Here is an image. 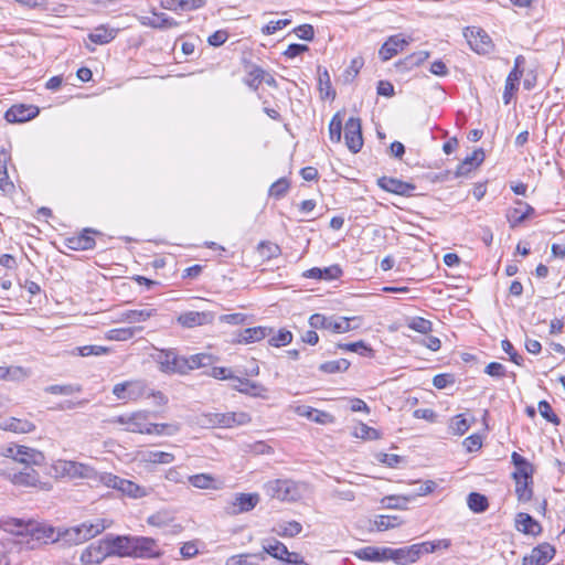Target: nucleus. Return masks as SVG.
<instances>
[{
  "instance_id": "nucleus-34",
  "label": "nucleus",
  "mask_w": 565,
  "mask_h": 565,
  "mask_svg": "<svg viewBox=\"0 0 565 565\" xmlns=\"http://www.w3.org/2000/svg\"><path fill=\"white\" fill-rule=\"evenodd\" d=\"M148 21H143L142 23L145 25H149L151 28H154V29H171V28H175L179 25V23L170 18L169 15H167L166 13H153V18H147Z\"/></svg>"
},
{
  "instance_id": "nucleus-7",
  "label": "nucleus",
  "mask_w": 565,
  "mask_h": 565,
  "mask_svg": "<svg viewBox=\"0 0 565 565\" xmlns=\"http://www.w3.org/2000/svg\"><path fill=\"white\" fill-rule=\"evenodd\" d=\"M17 526L19 527L17 531L18 535H30L32 541L39 543H47L55 542V531L52 526L39 524L35 522L24 523L21 520L17 521Z\"/></svg>"
},
{
  "instance_id": "nucleus-26",
  "label": "nucleus",
  "mask_w": 565,
  "mask_h": 565,
  "mask_svg": "<svg viewBox=\"0 0 565 565\" xmlns=\"http://www.w3.org/2000/svg\"><path fill=\"white\" fill-rule=\"evenodd\" d=\"M90 233H95V231L86 228L81 235L67 238V247L73 250H87L94 248L96 242L89 235Z\"/></svg>"
},
{
  "instance_id": "nucleus-20",
  "label": "nucleus",
  "mask_w": 565,
  "mask_h": 565,
  "mask_svg": "<svg viewBox=\"0 0 565 565\" xmlns=\"http://www.w3.org/2000/svg\"><path fill=\"white\" fill-rule=\"evenodd\" d=\"M259 502L258 493H239L227 508V513L236 515L253 510Z\"/></svg>"
},
{
  "instance_id": "nucleus-12",
  "label": "nucleus",
  "mask_w": 565,
  "mask_h": 565,
  "mask_svg": "<svg viewBox=\"0 0 565 565\" xmlns=\"http://www.w3.org/2000/svg\"><path fill=\"white\" fill-rule=\"evenodd\" d=\"M344 140L348 149L358 153L363 146L361 119L350 117L344 126Z\"/></svg>"
},
{
  "instance_id": "nucleus-41",
  "label": "nucleus",
  "mask_w": 565,
  "mask_h": 565,
  "mask_svg": "<svg viewBox=\"0 0 565 565\" xmlns=\"http://www.w3.org/2000/svg\"><path fill=\"white\" fill-rule=\"evenodd\" d=\"M522 75L516 72H510L507 79L503 92V103L508 105L511 102L513 94L519 89V83Z\"/></svg>"
},
{
  "instance_id": "nucleus-16",
  "label": "nucleus",
  "mask_w": 565,
  "mask_h": 565,
  "mask_svg": "<svg viewBox=\"0 0 565 565\" xmlns=\"http://www.w3.org/2000/svg\"><path fill=\"white\" fill-rule=\"evenodd\" d=\"M177 320L184 328H194L212 323L214 313L211 311H185Z\"/></svg>"
},
{
  "instance_id": "nucleus-51",
  "label": "nucleus",
  "mask_w": 565,
  "mask_h": 565,
  "mask_svg": "<svg viewBox=\"0 0 565 565\" xmlns=\"http://www.w3.org/2000/svg\"><path fill=\"white\" fill-rule=\"evenodd\" d=\"M337 348L350 352H356L361 355H369L372 353V349L363 340L352 343H338Z\"/></svg>"
},
{
  "instance_id": "nucleus-46",
  "label": "nucleus",
  "mask_w": 565,
  "mask_h": 565,
  "mask_svg": "<svg viewBox=\"0 0 565 565\" xmlns=\"http://www.w3.org/2000/svg\"><path fill=\"white\" fill-rule=\"evenodd\" d=\"M518 204L524 206V211L521 209H514L511 214L509 215L510 222H512V225L520 224L524 222L530 215L534 214V209L520 200L516 201Z\"/></svg>"
},
{
  "instance_id": "nucleus-27",
  "label": "nucleus",
  "mask_w": 565,
  "mask_h": 565,
  "mask_svg": "<svg viewBox=\"0 0 565 565\" xmlns=\"http://www.w3.org/2000/svg\"><path fill=\"white\" fill-rule=\"evenodd\" d=\"M299 416L307 417L308 419L318 424H329L333 422V416L327 412L316 409L311 406L301 405L296 408Z\"/></svg>"
},
{
  "instance_id": "nucleus-37",
  "label": "nucleus",
  "mask_w": 565,
  "mask_h": 565,
  "mask_svg": "<svg viewBox=\"0 0 565 565\" xmlns=\"http://www.w3.org/2000/svg\"><path fill=\"white\" fill-rule=\"evenodd\" d=\"M0 190L6 194L14 191V184L8 174V158L6 153L0 154Z\"/></svg>"
},
{
  "instance_id": "nucleus-19",
  "label": "nucleus",
  "mask_w": 565,
  "mask_h": 565,
  "mask_svg": "<svg viewBox=\"0 0 565 565\" xmlns=\"http://www.w3.org/2000/svg\"><path fill=\"white\" fill-rule=\"evenodd\" d=\"M65 470L72 477H78L99 483L100 477L103 476V472L96 471L93 467L76 461H67L65 463Z\"/></svg>"
},
{
  "instance_id": "nucleus-28",
  "label": "nucleus",
  "mask_w": 565,
  "mask_h": 565,
  "mask_svg": "<svg viewBox=\"0 0 565 565\" xmlns=\"http://www.w3.org/2000/svg\"><path fill=\"white\" fill-rule=\"evenodd\" d=\"M516 529L524 534L537 535L542 531L541 524L527 513H519L515 519Z\"/></svg>"
},
{
  "instance_id": "nucleus-62",
  "label": "nucleus",
  "mask_w": 565,
  "mask_h": 565,
  "mask_svg": "<svg viewBox=\"0 0 565 565\" xmlns=\"http://www.w3.org/2000/svg\"><path fill=\"white\" fill-rule=\"evenodd\" d=\"M354 435L358 438L366 439V440H375L380 438V433L365 424H360L359 427H356Z\"/></svg>"
},
{
  "instance_id": "nucleus-9",
  "label": "nucleus",
  "mask_w": 565,
  "mask_h": 565,
  "mask_svg": "<svg viewBox=\"0 0 565 565\" xmlns=\"http://www.w3.org/2000/svg\"><path fill=\"white\" fill-rule=\"evenodd\" d=\"M463 35L471 50L478 54H488L493 49V43L488 33L481 28L468 26L463 31Z\"/></svg>"
},
{
  "instance_id": "nucleus-64",
  "label": "nucleus",
  "mask_w": 565,
  "mask_h": 565,
  "mask_svg": "<svg viewBox=\"0 0 565 565\" xmlns=\"http://www.w3.org/2000/svg\"><path fill=\"white\" fill-rule=\"evenodd\" d=\"M469 427L470 423L467 420V418H465L462 414L457 415L450 424V428L454 430V433L460 436L463 435L469 429Z\"/></svg>"
},
{
  "instance_id": "nucleus-29",
  "label": "nucleus",
  "mask_w": 565,
  "mask_h": 565,
  "mask_svg": "<svg viewBox=\"0 0 565 565\" xmlns=\"http://www.w3.org/2000/svg\"><path fill=\"white\" fill-rule=\"evenodd\" d=\"M273 332V328L254 327L247 328L241 332L239 338L236 340L238 343H252L265 339Z\"/></svg>"
},
{
  "instance_id": "nucleus-32",
  "label": "nucleus",
  "mask_w": 565,
  "mask_h": 565,
  "mask_svg": "<svg viewBox=\"0 0 565 565\" xmlns=\"http://www.w3.org/2000/svg\"><path fill=\"white\" fill-rule=\"evenodd\" d=\"M511 459H512L513 465L516 468V472H514L515 479H520V478L531 479L532 478L533 468H532L531 463L524 457H522L521 455H519L518 452L514 451V452H512Z\"/></svg>"
},
{
  "instance_id": "nucleus-63",
  "label": "nucleus",
  "mask_w": 565,
  "mask_h": 565,
  "mask_svg": "<svg viewBox=\"0 0 565 565\" xmlns=\"http://www.w3.org/2000/svg\"><path fill=\"white\" fill-rule=\"evenodd\" d=\"M265 75V71L258 66H253L248 73V78L246 83L249 87L257 89L259 84L263 82Z\"/></svg>"
},
{
  "instance_id": "nucleus-55",
  "label": "nucleus",
  "mask_w": 565,
  "mask_h": 565,
  "mask_svg": "<svg viewBox=\"0 0 565 565\" xmlns=\"http://www.w3.org/2000/svg\"><path fill=\"white\" fill-rule=\"evenodd\" d=\"M292 341V333L286 329H280L276 335H273L268 343L271 347L280 348L288 345Z\"/></svg>"
},
{
  "instance_id": "nucleus-6",
  "label": "nucleus",
  "mask_w": 565,
  "mask_h": 565,
  "mask_svg": "<svg viewBox=\"0 0 565 565\" xmlns=\"http://www.w3.org/2000/svg\"><path fill=\"white\" fill-rule=\"evenodd\" d=\"M154 359L163 373L186 374V366L189 365L185 362V356H180L174 349L159 350Z\"/></svg>"
},
{
  "instance_id": "nucleus-15",
  "label": "nucleus",
  "mask_w": 565,
  "mask_h": 565,
  "mask_svg": "<svg viewBox=\"0 0 565 565\" xmlns=\"http://www.w3.org/2000/svg\"><path fill=\"white\" fill-rule=\"evenodd\" d=\"M554 555V546L548 543H543L534 547L530 555L523 557L522 565H545Z\"/></svg>"
},
{
  "instance_id": "nucleus-58",
  "label": "nucleus",
  "mask_w": 565,
  "mask_h": 565,
  "mask_svg": "<svg viewBox=\"0 0 565 565\" xmlns=\"http://www.w3.org/2000/svg\"><path fill=\"white\" fill-rule=\"evenodd\" d=\"M76 351H77L78 355H81V356H90V355L107 354L109 352V349L107 347H103V345L89 344V345L77 347Z\"/></svg>"
},
{
  "instance_id": "nucleus-61",
  "label": "nucleus",
  "mask_w": 565,
  "mask_h": 565,
  "mask_svg": "<svg viewBox=\"0 0 565 565\" xmlns=\"http://www.w3.org/2000/svg\"><path fill=\"white\" fill-rule=\"evenodd\" d=\"M81 387L78 385H50L45 388V392L54 395H71L76 392H79Z\"/></svg>"
},
{
  "instance_id": "nucleus-47",
  "label": "nucleus",
  "mask_w": 565,
  "mask_h": 565,
  "mask_svg": "<svg viewBox=\"0 0 565 565\" xmlns=\"http://www.w3.org/2000/svg\"><path fill=\"white\" fill-rule=\"evenodd\" d=\"M403 521L397 515H379L374 520V525L377 531H386L388 529L401 525Z\"/></svg>"
},
{
  "instance_id": "nucleus-48",
  "label": "nucleus",
  "mask_w": 565,
  "mask_h": 565,
  "mask_svg": "<svg viewBox=\"0 0 565 565\" xmlns=\"http://www.w3.org/2000/svg\"><path fill=\"white\" fill-rule=\"evenodd\" d=\"M350 362L347 359L328 361L319 365V370L323 373H339L349 369Z\"/></svg>"
},
{
  "instance_id": "nucleus-18",
  "label": "nucleus",
  "mask_w": 565,
  "mask_h": 565,
  "mask_svg": "<svg viewBox=\"0 0 565 565\" xmlns=\"http://www.w3.org/2000/svg\"><path fill=\"white\" fill-rule=\"evenodd\" d=\"M107 557H109V555L107 553L105 540L103 537L83 551L81 555V562L84 564H99Z\"/></svg>"
},
{
  "instance_id": "nucleus-13",
  "label": "nucleus",
  "mask_w": 565,
  "mask_h": 565,
  "mask_svg": "<svg viewBox=\"0 0 565 565\" xmlns=\"http://www.w3.org/2000/svg\"><path fill=\"white\" fill-rule=\"evenodd\" d=\"M231 388L249 397L267 399L268 388L259 382L250 381L247 377L237 376L231 384Z\"/></svg>"
},
{
  "instance_id": "nucleus-23",
  "label": "nucleus",
  "mask_w": 565,
  "mask_h": 565,
  "mask_svg": "<svg viewBox=\"0 0 565 565\" xmlns=\"http://www.w3.org/2000/svg\"><path fill=\"white\" fill-rule=\"evenodd\" d=\"M264 555L268 554L282 563H286V558H289L291 556L292 552H289L287 546L278 541V540H267L263 543V552Z\"/></svg>"
},
{
  "instance_id": "nucleus-3",
  "label": "nucleus",
  "mask_w": 565,
  "mask_h": 565,
  "mask_svg": "<svg viewBox=\"0 0 565 565\" xmlns=\"http://www.w3.org/2000/svg\"><path fill=\"white\" fill-rule=\"evenodd\" d=\"M266 495L279 501L295 502L302 497L300 484L290 479H275L263 487Z\"/></svg>"
},
{
  "instance_id": "nucleus-22",
  "label": "nucleus",
  "mask_w": 565,
  "mask_h": 565,
  "mask_svg": "<svg viewBox=\"0 0 565 565\" xmlns=\"http://www.w3.org/2000/svg\"><path fill=\"white\" fill-rule=\"evenodd\" d=\"M10 481L15 486L21 487H36L38 483L40 482L39 473L30 465L21 467L19 473H11Z\"/></svg>"
},
{
  "instance_id": "nucleus-38",
  "label": "nucleus",
  "mask_w": 565,
  "mask_h": 565,
  "mask_svg": "<svg viewBox=\"0 0 565 565\" xmlns=\"http://www.w3.org/2000/svg\"><path fill=\"white\" fill-rule=\"evenodd\" d=\"M318 82L319 89L322 95L321 97L323 99L335 97V90L332 89L329 72L326 68H321V66H318Z\"/></svg>"
},
{
  "instance_id": "nucleus-57",
  "label": "nucleus",
  "mask_w": 565,
  "mask_h": 565,
  "mask_svg": "<svg viewBox=\"0 0 565 565\" xmlns=\"http://www.w3.org/2000/svg\"><path fill=\"white\" fill-rule=\"evenodd\" d=\"M539 412L541 416L546 419L547 422L559 425L561 419L559 417L553 412L552 406L547 401H541L539 402Z\"/></svg>"
},
{
  "instance_id": "nucleus-45",
  "label": "nucleus",
  "mask_w": 565,
  "mask_h": 565,
  "mask_svg": "<svg viewBox=\"0 0 565 565\" xmlns=\"http://www.w3.org/2000/svg\"><path fill=\"white\" fill-rule=\"evenodd\" d=\"M180 430L179 424H153L150 423L147 435H175Z\"/></svg>"
},
{
  "instance_id": "nucleus-33",
  "label": "nucleus",
  "mask_w": 565,
  "mask_h": 565,
  "mask_svg": "<svg viewBox=\"0 0 565 565\" xmlns=\"http://www.w3.org/2000/svg\"><path fill=\"white\" fill-rule=\"evenodd\" d=\"M483 150L481 148L475 150L471 154L467 156L460 164H458L456 175H466L468 173V170H465V166H469L472 169L473 167L480 166L483 162Z\"/></svg>"
},
{
  "instance_id": "nucleus-17",
  "label": "nucleus",
  "mask_w": 565,
  "mask_h": 565,
  "mask_svg": "<svg viewBox=\"0 0 565 565\" xmlns=\"http://www.w3.org/2000/svg\"><path fill=\"white\" fill-rule=\"evenodd\" d=\"M39 114V109L35 106H26L23 104L13 105L6 114L4 118L8 122H25L33 119Z\"/></svg>"
},
{
  "instance_id": "nucleus-53",
  "label": "nucleus",
  "mask_w": 565,
  "mask_h": 565,
  "mask_svg": "<svg viewBox=\"0 0 565 565\" xmlns=\"http://www.w3.org/2000/svg\"><path fill=\"white\" fill-rule=\"evenodd\" d=\"M407 326L409 329L423 334L429 333L433 329L431 321L422 317L412 318Z\"/></svg>"
},
{
  "instance_id": "nucleus-54",
  "label": "nucleus",
  "mask_w": 565,
  "mask_h": 565,
  "mask_svg": "<svg viewBox=\"0 0 565 565\" xmlns=\"http://www.w3.org/2000/svg\"><path fill=\"white\" fill-rule=\"evenodd\" d=\"M189 482L199 489H209L214 482V478L207 473H198L188 477Z\"/></svg>"
},
{
  "instance_id": "nucleus-50",
  "label": "nucleus",
  "mask_w": 565,
  "mask_h": 565,
  "mask_svg": "<svg viewBox=\"0 0 565 565\" xmlns=\"http://www.w3.org/2000/svg\"><path fill=\"white\" fill-rule=\"evenodd\" d=\"M289 188H290V183H289L288 179L280 178L270 185V188L268 190V194H269V196L279 200L287 194Z\"/></svg>"
},
{
  "instance_id": "nucleus-49",
  "label": "nucleus",
  "mask_w": 565,
  "mask_h": 565,
  "mask_svg": "<svg viewBox=\"0 0 565 565\" xmlns=\"http://www.w3.org/2000/svg\"><path fill=\"white\" fill-rule=\"evenodd\" d=\"M212 356L204 353L193 354L190 358H185V362L189 366H186V374L195 369L206 366L211 364Z\"/></svg>"
},
{
  "instance_id": "nucleus-39",
  "label": "nucleus",
  "mask_w": 565,
  "mask_h": 565,
  "mask_svg": "<svg viewBox=\"0 0 565 565\" xmlns=\"http://www.w3.org/2000/svg\"><path fill=\"white\" fill-rule=\"evenodd\" d=\"M140 460L151 463H171L174 460V456L166 451L148 450L140 454Z\"/></svg>"
},
{
  "instance_id": "nucleus-35",
  "label": "nucleus",
  "mask_w": 565,
  "mask_h": 565,
  "mask_svg": "<svg viewBox=\"0 0 565 565\" xmlns=\"http://www.w3.org/2000/svg\"><path fill=\"white\" fill-rule=\"evenodd\" d=\"M263 553L233 555L226 559L225 565H257L258 562L265 561Z\"/></svg>"
},
{
  "instance_id": "nucleus-2",
  "label": "nucleus",
  "mask_w": 565,
  "mask_h": 565,
  "mask_svg": "<svg viewBox=\"0 0 565 565\" xmlns=\"http://www.w3.org/2000/svg\"><path fill=\"white\" fill-rule=\"evenodd\" d=\"M252 417L245 412L204 413L198 417V424L203 428H232L250 423Z\"/></svg>"
},
{
  "instance_id": "nucleus-30",
  "label": "nucleus",
  "mask_w": 565,
  "mask_h": 565,
  "mask_svg": "<svg viewBox=\"0 0 565 565\" xmlns=\"http://www.w3.org/2000/svg\"><path fill=\"white\" fill-rule=\"evenodd\" d=\"M150 423H148L147 412H136L130 414L129 426L126 427L127 431L147 434Z\"/></svg>"
},
{
  "instance_id": "nucleus-43",
  "label": "nucleus",
  "mask_w": 565,
  "mask_h": 565,
  "mask_svg": "<svg viewBox=\"0 0 565 565\" xmlns=\"http://www.w3.org/2000/svg\"><path fill=\"white\" fill-rule=\"evenodd\" d=\"M142 328H117L107 332L106 338L113 341H127L135 337Z\"/></svg>"
},
{
  "instance_id": "nucleus-24",
  "label": "nucleus",
  "mask_w": 565,
  "mask_h": 565,
  "mask_svg": "<svg viewBox=\"0 0 565 565\" xmlns=\"http://www.w3.org/2000/svg\"><path fill=\"white\" fill-rule=\"evenodd\" d=\"M0 429L9 430L19 434L31 433L35 429L33 423L26 419H19L15 417L0 419Z\"/></svg>"
},
{
  "instance_id": "nucleus-14",
  "label": "nucleus",
  "mask_w": 565,
  "mask_h": 565,
  "mask_svg": "<svg viewBox=\"0 0 565 565\" xmlns=\"http://www.w3.org/2000/svg\"><path fill=\"white\" fill-rule=\"evenodd\" d=\"M377 185L386 192L409 196L416 190V185L392 177H381Z\"/></svg>"
},
{
  "instance_id": "nucleus-8",
  "label": "nucleus",
  "mask_w": 565,
  "mask_h": 565,
  "mask_svg": "<svg viewBox=\"0 0 565 565\" xmlns=\"http://www.w3.org/2000/svg\"><path fill=\"white\" fill-rule=\"evenodd\" d=\"M6 457L9 458V463H17L21 467L39 465L44 458L42 452L25 446L9 447Z\"/></svg>"
},
{
  "instance_id": "nucleus-59",
  "label": "nucleus",
  "mask_w": 565,
  "mask_h": 565,
  "mask_svg": "<svg viewBox=\"0 0 565 565\" xmlns=\"http://www.w3.org/2000/svg\"><path fill=\"white\" fill-rule=\"evenodd\" d=\"M332 317H326L320 313H315L309 318V324L312 329H327L331 330Z\"/></svg>"
},
{
  "instance_id": "nucleus-44",
  "label": "nucleus",
  "mask_w": 565,
  "mask_h": 565,
  "mask_svg": "<svg viewBox=\"0 0 565 565\" xmlns=\"http://www.w3.org/2000/svg\"><path fill=\"white\" fill-rule=\"evenodd\" d=\"M279 536L294 537L302 531V525L297 521L282 522L275 529Z\"/></svg>"
},
{
  "instance_id": "nucleus-60",
  "label": "nucleus",
  "mask_w": 565,
  "mask_h": 565,
  "mask_svg": "<svg viewBox=\"0 0 565 565\" xmlns=\"http://www.w3.org/2000/svg\"><path fill=\"white\" fill-rule=\"evenodd\" d=\"M260 255L267 259L277 257L280 254V247L270 242H260L258 244Z\"/></svg>"
},
{
  "instance_id": "nucleus-11",
  "label": "nucleus",
  "mask_w": 565,
  "mask_h": 565,
  "mask_svg": "<svg viewBox=\"0 0 565 565\" xmlns=\"http://www.w3.org/2000/svg\"><path fill=\"white\" fill-rule=\"evenodd\" d=\"M162 555L158 542L148 536H132L134 558H158Z\"/></svg>"
},
{
  "instance_id": "nucleus-25",
  "label": "nucleus",
  "mask_w": 565,
  "mask_h": 565,
  "mask_svg": "<svg viewBox=\"0 0 565 565\" xmlns=\"http://www.w3.org/2000/svg\"><path fill=\"white\" fill-rule=\"evenodd\" d=\"M305 276L312 279L334 280L342 276V269L339 265L324 268L313 267L307 270Z\"/></svg>"
},
{
  "instance_id": "nucleus-56",
  "label": "nucleus",
  "mask_w": 565,
  "mask_h": 565,
  "mask_svg": "<svg viewBox=\"0 0 565 565\" xmlns=\"http://www.w3.org/2000/svg\"><path fill=\"white\" fill-rule=\"evenodd\" d=\"M354 555L363 561L380 562V547L365 546L355 551Z\"/></svg>"
},
{
  "instance_id": "nucleus-42",
  "label": "nucleus",
  "mask_w": 565,
  "mask_h": 565,
  "mask_svg": "<svg viewBox=\"0 0 565 565\" xmlns=\"http://www.w3.org/2000/svg\"><path fill=\"white\" fill-rule=\"evenodd\" d=\"M154 315L156 309L127 310L122 312L121 320L129 323H135L146 321Z\"/></svg>"
},
{
  "instance_id": "nucleus-36",
  "label": "nucleus",
  "mask_w": 565,
  "mask_h": 565,
  "mask_svg": "<svg viewBox=\"0 0 565 565\" xmlns=\"http://www.w3.org/2000/svg\"><path fill=\"white\" fill-rule=\"evenodd\" d=\"M117 31L114 29H107L102 25L96 28L92 33L88 34V39L95 44H107L115 39Z\"/></svg>"
},
{
  "instance_id": "nucleus-1",
  "label": "nucleus",
  "mask_w": 565,
  "mask_h": 565,
  "mask_svg": "<svg viewBox=\"0 0 565 565\" xmlns=\"http://www.w3.org/2000/svg\"><path fill=\"white\" fill-rule=\"evenodd\" d=\"M109 526L110 523L107 520L96 519L93 522H84L65 530L57 540L70 545H78L100 534Z\"/></svg>"
},
{
  "instance_id": "nucleus-40",
  "label": "nucleus",
  "mask_w": 565,
  "mask_h": 565,
  "mask_svg": "<svg viewBox=\"0 0 565 565\" xmlns=\"http://www.w3.org/2000/svg\"><path fill=\"white\" fill-rule=\"evenodd\" d=\"M467 504L475 513H483L489 508L488 498L479 492H471L468 494Z\"/></svg>"
},
{
  "instance_id": "nucleus-10",
  "label": "nucleus",
  "mask_w": 565,
  "mask_h": 565,
  "mask_svg": "<svg viewBox=\"0 0 565 565\" xmlns=\"http://www.w3.org/2000/svg\"><path fill=\"white\" fill-rule=\"evenodd\" d=\"M104 540L109 557H132V535L107 534Z\"/></svg>"
},
{
  "instance_id": "nucleus-21",
  "label": "nucleus",
  "mask_w": 565,
  "mask_h": 565,
  "mask_svg": "<svg viewBox=\"0 0 565 565\" xmlns=\"http://www.w3.org/2000/svg\"><path fill=\"white\" fill-rule=\"evenodd\" d=\"M409 40L404 39L401 34L390 36L380 49V57L386 62L395 56L399 51L408 45Z\"/></svg>"
},
{
  "instance_id": "nucleus-4",
  "label": "nucleus",
  "mask_w": 565,
  "mask_h": 565,
  "mask_svg": "<svg viewBox=\"0 0 565 565\" xmlns=\"http://www.w3.org/2000/svg\"><path fill=\"white\" fill-rule=\"evenodd\" d=\"M113 394L118 399L137 401L142 397H150L153 394L145 380H132L118 383L113 387Z\"/></svg>"
},
{
  "instance_id": "nucleus-31",
  "label": "nucleus",
  "mask_w": 565,
  "mask_h": 565,
  "mask_svg": "<svg viewBox=\"0 0 565 565\" xmlns=\"http://www.w3.org/2000/svg\"><path fill=\"white\" fill-rule=\"evenodd\" d=\"M394 562L399 565H408L418 559V548L414 544L406 547L394 548Z\"/></svg>"
},
{
  "instance_id": "nucleus-5",
  "label": "nucleus",
  "mask_w": 565,
  "mask_h": 565,
  "mask_svg": "<svg viewBox=\"0 0 565 565\" xmlns=\"http://www.w3.org/2000/svg\"><path fill=\"white\" fill-rule=\"evenodd\" d=\"M100 483L108 488H113L132 499H140L148 494L146 488L135 483L131 480L120 478L110 472H103Z\"/></svg>"
},
{
  "instance_id": "nucleus-52",
  "label": "nucleus",
  "mask_w": 565,
  "mask_h": 565,
  "mask_svg": "<svg viewBox=\"0 0 565 565\" xmlns=\"http://www.w3.org/2000/svg\"><path fill=\"white\" fill-rule=\"evenodd\" d=\"M342 136V118L337 113L329 124V138L332 142H340Z\"/></svg>"
}]
</instances>
